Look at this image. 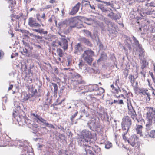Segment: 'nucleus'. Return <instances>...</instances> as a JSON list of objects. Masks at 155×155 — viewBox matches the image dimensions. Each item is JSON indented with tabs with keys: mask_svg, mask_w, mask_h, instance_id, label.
I'll return each instance as SVG.
<instances>
[{
	"mask_svg": "<svg viewBox=\"0 0 155 155\" xmlns=\"http://www.w3.org/2000/svg\"><path fill=\"white\" fill-rule=\"evenodd\" d=\"M83 31L87 36H91V33L88 30H83Z\"/></svg>",
	"mask_w": 155,
	"mask_h": 155,
	"instance_id": "79ce46f5",
	"label": "nucleus"
},
{
	"mask_svg": "<svg viewBox=\"0 0 155 155\" xmlns=\"http://www.w3.org/2000/svg\"><path fill=\"white\" fill-rule=\"evenodd\" d=\"M31 0H24L25 2L26 3H29L31 2Z\"/></svg>",
	"mask_w": 155,
	"mask_h": 155,
	"instance_id": "680f3d73",
	"label": "nucleus"
},
{
	"mask_svg": "<svg viewBox=\"0 0 155 155\" xmlns=\"http://www.w3.org/2000/svg\"><path fill=\"white\" fill-rule=\"evenodd\" d=\"M150 6L151 7H153V8H155V6H154V3L153 2H151L150 3Z\"/></svg>",
	"mask_w": 155,
	"mask_h": 155,
	"instance_id": "603ef678",
	"label": "nucleus"
},
{
	"mask_svg": "<svg viewBox=\"0 0 155 155\" xmlns=\"http://www.w3.org/2000/svg\"><path fill=\"white\" fill-rule=\"evenodd\" d=\"M60 46H61L64 50L67 49L68 45V41L67 39L64 38H60Z\"/></svg>",
	"mask_w": 155,
	"mask_h": 155,
	"instance_id": "9b49d317",
	"label": "nucleus"
},
{
	"mask_svg": "<svg viewBox=\"0 0 155 155\" xmlns=\"http://www.w3.org/2000/svg\"><path fill=\"white\" fill-rule=\"evenodd\" d=\"M60 45V42L58 40H56L53 42L52 46L54 47H58Z\"/></svg>",
	"mask_w": 155,
	"mask_h": 155,
	"instance_id": "cd10ccee",
	"label": "nucleus"
},
{
	"mask_svg": "<svg viewBox=\"0 0 155 155\" xmlns=\"http://www.w3.org/2000/svg\"><path fill=\"white\" fill-rule=\"evenodd\" d=\"M149 0H138V1H139V2H145V1H148Z\"/></svg>",
	"mask_w": 155,
	"mask_h": 155,
	"instance_id": "e2e57ef3",
	"label": "nucleus"
},
{
	"mask_svg": "<svg viewBox=\"0 0 155 155\" xmlns=\"http://www.w3.org/2000/svg\"><path fill=\"white\" fill-rule=\"evenodd\" d=\"M127 141L132 146L136 148H139L140 143L139 138L136 135L134 134L131 136Z\"/></svg>",
	"mask_w": 155,
	"mask_h": 155,
	"instance_id": "39448f33",
	"label": "nucleus"
},
{
	"mask_svg": "<svg viewBox=\"0 0 155 155\" xmlns=\"http://www.w3.org/2000/svg\"><path fill=\"white\" fill-rule=\"evenodd\" d=\"M22 42L23 43V45L25 47H28L30 49V50H32L33 49V47L32 46H31L28 43L24 40H23Z\"/></svg>",
	"mask_w": 155,
	"mask_h": 155,
	"instance_id": "7c9ffc66",
	"label": "nucleus"
},
{
	"mask_svg": "<svg viewBox=\"0 0 155 155\" xmlns=\"http://www.w3.org/2000/svg\"><path fill=\"white\" fill-rule=\"evenodd\" d=\"M69 25L70 27L71 28H74L76 27V19L74 18H71L69 21Z\"/></svg>",
	"mask_w": 155,
	"mask_h": 155,
	"instance_id": "6ab92c4d",
	"label": "nucleus"
},
{
	"mask_svg": "<svg viewBox=\"0 0 155 155\" xmlns=\"http://www.w3.org/2000/svg\"><path fill=\"white\" fill-rule=\"evenodd\" d=\"M36 17L38 20L41 21L40 18H41V15L40 14H37L36 15Z\"/></svg>",
	"mask_w": 155,
	"mask_h": 155,
	"instance_id": "3c124183",
	"label": "nucleus"
},
{
	"mask_svg": "<svg viewBox=\"0 0 155 155\" xmlns=\"http://www.w3.org/2000/svg\"><path fill=\"white\" fill-rule=\"evenodd\" d=\"M114 14L113 12H111L107 15V16L109 17L113 18L114 16Z\"/></svg>",
	"mask_w": 155,
	"mask_h": 155,
	"instance_id": "09e8293b",
	"label": "nucleus"
},
{
	"mask_svg": "<svg viewBox=\"0 0 155 155\" xmlns=\"http://www.w3.org/2000/svg\"><path fill=\"white\" fill-rule=\"evenodd\" d=\"M81 44L80 43H78L75 45L74 47V53L77 54H80L81 51H83V48Z\"/></svg>",
	"mask_w": 155,
	"mask_h": 155,
	"instance_id": "f8f14e48",
	"label": "nucleus"
},
{
	"mask_svg": "<svg viewBox=\"0 0 155 155\" xmlns=\"http://www.w3.org/2000/svg\"><path fill=\"white\" fill-rule=\"evenodd\" d=\"M4 55L3 52L1 51H0V57Z\"/></svg>",
	"mask_w": 155,
	"mask_h": 155,
	"instance_id": "13d9d810",
	"label": "nucleus"
},
{
	"mask_svg": "<svg viewBox=\"0 0 155 155\" xmlns=\"http://www.w3.org/2000/svg\"><path fill=\"white\" fill-rule=\"evenodd\" d=\"M52 86L54 88V92H56L58 90V86L55 83H52Z\"/></svg>",
	"mask_w": 155,
	"mask_h": 155,
	"instance_id": "a19ab883",
	"label": "nucleus"
},
{
	"mask_svg": "<svg viewBox=\"0 0 155 155\" xmlns=\"http://www.w3.org/2000/svg\"><path fill=\"white\" fill-rule=\"evenodd\" d=\"M88 145H83L86 147H89V148L93 149L95 147H97L95 145V140L92 138V139H90L88 140Z\"/></svg>",
	"mask_w": 155,
	"mask_h": 155,
	"instance_id": "ddd939ff",
	"label": "nucleus"
},
{
	"mask_svg": "<svg viewBox=\"0 0 155 155\" xmlns=\"http://www.w3.org/2000/svg\"><path fill=\"white\" fill-rule=\"evenodd\" d=\"M123 74L126 77H127L128 74V70L127 69H124L123 72Z\"/></svg>",
	"mask_w": 155,
	"mask_h": 155,
	"instance_id": "37998d69",
	"label": "nucleus"
},
{
	"mask_svg": "<svg viewBox=\"0 0 155 155\" xmlns=\"http://www.w3.org/2000/svg\"><path fill=\"white\" fill-rule=\"evenodd\" d=\"M72 78V81H76L78 83H80L81 82L82 77L78 73L74 74Z\"/></svg>",
	"mask_w": 155,
	"mask_h": 155,
	"instance_id": "4468645a",
	"label": "nucleus"
},
{
	"mask_svg": "<svg viewBox=\"0 0 155 155\" xmlns=\"http://www.w3.org/2000/svg\"><path fill=\"white\" fill-rule=\"evenodd\" d=\"M142 64L141 68L142 69H143L144 68L146 67L147 65V63H146V61L145 60H143L142 61Z\"/></svg>",
	"mask_w": 155,
	"mask_h": 155,
	"instance_id": "f704fd0d",
	"label": "nucleus"
},
{
	"mask_svg": "<svg viewBox=\"0 0 155 155\" xmlns=\"http://www.w3.org/2000/svg\"><path fill=\"white\" fill-rule=\"evenodd\" d=\"M112 146V144L110 142H107L105 145V147L107 149H109Z\"/></svg>",
	"mask_w": 155,
	"mask_h": 155,
	"instance_id": "ea45409f",
	"label": "nucleus"
},
{
	"mask_svg": "<svg viewBox=\"0 0 155 155\" xmlns=\"http://www.w3.org/2000/svg\"><path fill=\"white\" fill-rule=\"evenodd\" d=\"M38 126L37 124H33L32 127L31 128H32L34 131H35V132H36L38 131Z\"/></svg>",
	"mask_w": 155,
	"mask_h": 155,
	"instance_id": "c9c22d12",
	"label": "nucleus"
},
{
	"mask_svg": "<svg viewBox=\"0 0 155 155\" xmlns=\"http://www.w3.org/2000/svg\"><path fill=\"white\" fill-rule=\"evenodd\" d=\"M120 96L122 97L124 99H126V97H125V95L124 94H121L120 95Z\"/></svg>",
	"mask_w": 155,
	"mask_h": 155,
	"instance_id": "052dcab7",
	"label": "nucleus"
},
{
	"mask_svg": "<svg viewBox=\"0 0 155 155\" xmlns=\"http://www.w3.org/2000/svg\"><path fill=\"white\" fill-rule=\"evenodd\" d=\"M98 90L100 92V93H99L100 94H102L104 92V90L101 87L98 88Z\"/></svg>",
	"mask_w": 155,
	"mask_h": 155,
	"instance_id": "8fccbe9b",
	"label": "nucleus"
},
{
	"mask_svg": "<svg viewBox=\"0 0 155 155\" xmlns=\"http://www.w3.org/2000/svg\"><path fill=\"white\" fill-rule=\"evenodd\" d=\"M99 8L103 12H106L108 10L107 8H105L103 5L100 4L98 5Z\"/></svg>",
	"mask_w": 155,
	"mask_h": 155,
	"instance_id": "473e14b6",
	"label": "nucleus"
},
{
	"mask_svg": "<svg viewBox=\"0 0 155 155\" xmlns=\"http://www.w3.org/2000/svg\"><path fill=\"white\" fill-rule=\"evenodd\" d=\"M119 79H117L115 81V84L116 85H117V83H119Z\"/></svg>",
	"mask_w": 155,
	"mask_h": 155,
	"instance_id": "bf43d9fd",
	"label": "nucleus"
},
{
	"mask_svg": "<svg viewBox=\"0 0 155 155\" xmlns=\"http://www.w3.org/2000/svg\"><path fill=\"white\" fill-rule=\"evenodd\" d=\"M132 124V120L129 116H127L123 117L121 122V126L123 130L128 131Z\"/></svg>",
	"mask_w": 155,
	"mask_h": 155,
	"instance_id": "20e7f679",
	"label": "nucleus"
},
{
	"mask_svg": "<svg viewBox=\"0 0 155 155\" xmlns=\"http://www.w3.org/2000/svg\"><path fill=\"white\" fill-rule=\"evenodd\" d=\"M94 55V52L91 49L88 48L84 51L81 57L90 65H91L93 61V56Z\"/></svg>",
	"mask_w": 155,
	"mask_h": 155,
	"instance_id": "f03ea898",
	"label": "nucleus"
},
{
	"mask_svg": "<svg viewBox=\"0 0 155 155\" xmlns=\"http://www.w3.org/2000/svg\"><path fill=\"white\" fill-rule=\"evenodd\" d=\"M127 101V105L128 108H129V107H133L132 105L131 100L128 97H126Z\"/></svg>",
	"mask_w": 155,
	"mask_h": 155,
	"instance_id": "c85d7f7f",
	"label": "nucleus"
},
{
	"mask_svg": "<svg viewBox=\"0 0 155 155\" xmlns=\"http://www.w3.org/2000/svg\"><path fill=\"white\" fill-rule=\"evenodd\" d=\"M92 149L89 148V147H86L85 148L86 153H84L85 155H94V153L91 150Z\"/></svg>",
	"mask_w": 155,
	"mask_h": 155,
	"instance_id": "412c9836",
	"label": "nucleus"
},
{
	"mask_svg": "<svg viewBox=\"0 0 155 155\" xmlns=\"http://www.w3.org/2000/svg\"><path fill=\"white\" fill-rule=\"evenodd\" d=\"M81 5V3L78 2L75 6L72 8L71 11L70 12L69 14L71 15H75L78 11Z\"/></svg>",
	"mask_w": 155,
	"mask_h": 155,
	"instance_id": "9d476101",
	"label": "nucleus"
},
{
	"mask_svg": "<svg viewBox=\"0 0 155 155\" xmlns=\"http://www.w3.org/2000/svg\"><path fill=\"white\" fill-rule=\"evenodd\" d=\"M124 132L123 133V134H122V137L123 138V139H124L125 142L126 141H127V140L126 136H125L126 134H127V133L128 132V131H127V130H123Z\"/></svg>",
	"mask_w": 155,
	"mask_h": 155,
	"instance_id": "e433bc0d",
	"label": "nucleus"
},
{
	"mask_svg": "<svg viewBox=\"0 0 155 155\" xmlns=\"http://www.w3.org/2000/svg\"><path fill=\"white\" fill-rule=\"evenodd\" d=\"M28 24L31 27H40V25L37 22L35 19L32 17H30L28 19Z\"/></svg>",
	"mask_w": 155,
	"mask_h": 155,
	"instance_id": "0eeeda50",
	"label": "nucleus"
},
{
	"mask_svg": "<svg viewBox=\"0 0 155 155\" xmlns=\"http://www.w3.org/2000/svg\"><path fill=\"white\" fill-rule=\"evenodd\" d=\"M110 86L112 89V91L114 93L118 94L119 93V91H121L120 89L118 86H117V88L115 87L113 84L111 85Z\"/></svg>",
	"mask_w": 155,
	"mask_h": 155,
	"instance_id": "aec40b11",
	"label": "nucleus"
},
{
	"mask_svg": "<svg viewBox=\"0 0 155 155\" xmlns=\"http://www.w3.org/2000/svg\"><path fill=\"white\" fill-rule=\"evenodd\" d=\"M34 36H35L37 39H40L42 38L41 37L38 35H34Z\"/></svg>",
	"mask_w": 155,
	"mask_h": 155,
	"instance_id": "5fc2aeb1",
	"label": "nucleus"
},
{
	"mask_svg": "<svg viewBox=\"0 0 155 155\" xmlns=\"http://www.w3.org/2000/svg\"><path fill=\"white\" fill-rule=\"evenodd\" d=\"M93 136L89 131L84 130L82 131L81 137V143L83 145H88V140L92 139Z\"/></svg>",
	"mask_w": 155,
	"mask_h": 155,
	"instance_id": "7ed1b4c3",
	"label": "nucleus"
},
{
	"mask_svg": "<svg viewBox=\"0 0 155 155\" xmlns=\"http://www.w3.org/2000/svg\"><path fill=\"white\" fill-rule=\"evenodd\" d=\"M90 7L92 9H94V10L95 9V7L93 5H90Z\"/></svg>",
	"mask_w": 155,
	"mask_h": 155,
	"instance_id": "4d7b16f0",
	"label": "nucleus"
},
{
	"mask_svg": "<svg viewBox=\"0 0 155 155\" xmlns=\"http://www.w3.org/2000/svg\"><path fill=\"white\" fill-rule=\"evenodd\" d=\"M31 116L34 121H36L37 122H41L44 123L45 121L38 114L31 113Z\"/></svg>",
	"mask_w": 155,
	"mask_h": 155,
	"instance_id": "1a4fd4ad",
	"label": "nucleus"
},
{
	"mask_svg": "<svg viewBox=\"0 0 155 155\" xmlns=\"http://www.w3.org/2000/svg\"><path fill=\"white\" fill-rule=\"evenodd\" d=\"M150 3H147L145 4V6H147L148 7H149L150 6Z\"/></svg>",
	"mask_w": 155,
	"mask_h": 155,
	"instance_id": "774afa93",
	"label": "nucleus"
},
{
	"mask_svg": "<svg viewBox=\"0 0 155 155\" xmlns=\"http://www.w3.org/2000/svg\"><path fill=\"white\" fill-rule=\"evenodd\" d=\"M65 100V99H64L62 100L61 101L59 102L57 104H53L52 105H51V106L50 107V109L51 111H52L53 110H57L58 109V107H57V106L58 105L60 104L63 101H64Z\"/></svg>",
	"mask_w": 155,
	"mask_h": 155,
	"instance_id": "a211bd4d",
	"label": "nucleus"
},
{
	"mask_svg": "<svg viewBox=\"0 0 155 155\" xmlns=\"http://www.w3.org/2000/svg\"><path fill=\"white\" fill-rule=\"evenodd\" d=\"M57 52L60 57H62L64 55V53L62 49L58 48L57 50Z\"/></svg>",
	"mask_w": 155,
	"mask_h": 155,
	"instance_id": "72a5a7b5",
	"label": "nucleus"
},
{
	"mask_svg": "<svg viewBox=\"0 0 155 155\" xmlns=\"http://www.w3.org/2000/svg\"><path fill=\"white\" fill-rule=\"evenodd\" d=\"M25 122L29 127L30 128L32 127L33 124H34L33 121L30 119L26 118L25 119Z\"/></svg>",
	"mask_w": 155,
	"mask_h": 155,
	"instance_id": "5701e85b",
	"label": "nucleus"
},
{
	"mask_svg": "<svg viewBox=\"0 0 155 155\" xmlns=\"http://www.w3.org/2000/svg\"><path fill=\"white\" fill-rule=\"evenodd\" d=\"M23 16V14L22 13H20L19 15H16L13 14L11 16V20L13 21H15L16 20L19 19Z\"/></svg>",
	"mask_w": 155,
	"mask_h": 155,
	"instance_id": "dca6fc26",
	"label": "nucleus"
},
{
	"mask_svg": "<svg viewBox=\"0 0 155 155\" xmlns=\"http://www.w3.org/2000/svg\"><path fill=\"white\" fill-rule=\"evenodd\" d=\"M122 90L123 94H124L125 95L126 97H128V94L127 93V91L123 89H122Z\"/></svg>",
	"mask_w": 155,
	"mask_h": 155,
	"instance_id": "49530a36",
	"label": "nucleus"
},
{
	"mask_svg": "<svg viewBox=\"0 0 155 155\" xmlns=\"http://www.w3.org/2000/svg\"><path fill=\"white\" fill-rule=\"evenodd\" d=\"M146 108L147 111L146 114V119L149 123L146 125V130L149 131L153 128L152 123L153 120L155 123V108L152 107H147Z\"/></svg>",
	"mask_w": 155,
	"mask_h": 155,
	"instance_id": "f257e3e1",
	"label": "nucleus"
},
{
	"mask_svg": "<svg viewBox=\"0 0 155 155\" xmlns=\"http://www.w3.org/2000/svg\"><path fill=\"white\" fill-rule=\"evenodd\" d=\"M79 41L86 45L87 46L91 47L92 44L89 41V40L86 39L84 37L81 38L79 39Z\"/></svg>",
	"mask_w": 155,
	"mask_h": 155,
	"instance_id": "2eb2a0df",
	"label": "nucleus"
},
{
	"mask_svg": "<svg viewBox=\"0 0 155 155\" xmlns=\"http://www.w3.org/2000/svg\"><path fill=\"white\" fill-rule=\"evenodd\" d=\"M114 103H116L119 105H123L124 103L122 99L121 100H114Z\"/></svg>",
	"mask_w": 155,
	"mask_h": 155,
	"instance_id": "bb28decb",
	"label": "nucleus"
},
{
	"mask_svg": "<svg viewBox=\"0 0 155 155\" xmlns=\"http://www.w3.org/2000/svg\"><path fill=\"white\" fill-rule=\"evenodd\" d=\"M53 71H54V74H58V69L57 68H54L53 69Z\"/></svg>",
	"mask_w": 155,
	"mask_h": 155,
	"instance_id": "a18cd8bd",
	"label": "nucleus"
},
{
	"mask_svg": "<svg viewBox=\"0 0 155 155\" xmlns=\"http://www.w3.org/2000/svg\"><path fill=\"white\" fill-rule=\"evenodd\" d=\"M149 131L146 130L144 132L142 133L140 136L144 138H149Z\"/></svg>",
	"mask_w": 155,
	"mask_h": 155,
	"instance_id": "393cba45",
	"label": "nucleus"
},
{
	"mask_svg": "<svg viewBox=\"0 0 155 155\" xmlns=\"http://www.w3.org/2000/svg\"><path fill=\"white\" fill-rule=\"evenodd\" d=\"M150 75L151 76V77H152L153 81L155 83V78H154V76L153 74L152 73H151V74H150Z\"/></svg>",
	"mask_w": 155,
	"mask_h": 155,
	"instance_id": "864d4df0",
	"label": "nucleus"
},
{
	"mask_svg": "<svg viewBox=\"0 0 155 155\" xmlns=\"http://www.w3.org/2000/svg\"><path fill=\"white\" fill-rule=\"evenodd\" d=\"M42 31H43V29H41V30L39 29L38 32L42 33Z\"/></svg>",
	"mask_w": 155,
	"mask_h": 155,
	"instance_id": "338daca9",
	"label": "nucleus"
},
{
	"mask_svg": "<svg viewBox=\"0 0 155 155\" xmlns=\"http://www.w3.org/2000/svg\"><path fill=\"white\" fill-rule=\"evenodd\" d=\"M10 2V5L12 8L14 7L16 5V1L15 0H11Z\"/></svg>",
	"mask_w": 155,
	"mask_h": 155,
	"instance_id": "58836bf2",
	"label": "nucleus"
},
{
	"mask_svg": "<svg viewBox=\"0 0 155 155\" xmlns=\"http://www.w3.org/2000/svg\"><path fill=\"white\" fill-rule=\"evenodd\" d=\"M89 88L91 89L90 91H96L98 89L97 85L96 84L90 86Z\"/></svg>",
	"mask_w": 155,
	"mask_h": 155,
	"instance_id": "a878e982",
	"label": "nucleus"
},
{
	"mask_svg": "<svg viewBox=\"0 0 155 155\" xmlns=\"http://www.w3.org/2000/svg\"><path fill=\"white\" fill-rule=\"evenodd\" d=\"M128 113L129 116L133 120L135 119L138 120V119L137 118V114L133 107H129V108H128Z\"/></svg>",
	"mask_w": 155,
	"mask_h": 155,
	"instance_id": "6e6552de",
	"label": "nucleus"
},
{
	"mask_svg": "<svg viewBox=\"0 0 155 155\" xmlns=\"http://www.w3.org/2000/svg\"><path fill=\"white\" fill-rule=\"evenodd\" d=\"M103 2L106 4L107 6H110L112 8L115 9L114 7V4L113 3H110V2H106L103 1Z\"/></svg>",
	"mask_w": 155,
	"mask_h": 155,
	"instance_id": "4c0bfd02",
	"label": "nucleus"
},
{
	"mask_svg": "<svg viewBox=\"0 0 155 155\" xmlns=\"http://www.w3.org/2000/svg\"><path fill=\"white\" fill-rule=\"evenodd\" d=\"M138 77V74L137 72H136V74L135 76L134 75H130L129 76V79L130 80L132 86L135 89L138 88V83L137 82H135L136 79Z\"/></svg>",
	"mask_w": 155,
	"mask_h": 155,
	"instance_id": "423d86ee",
	"label": "nucleus"
},
{
	"mask_svg": "<svg viewBox=\"0 0 155 155\" xmlns=\"http://www.w3.org/2000/svg\"><path fill=\"white\" fill-rule=\"evenodd\" d=\"M114 96L115 98H117V99H119V98H120V95H118V96H117V95H114Z\"/></svg>",
	"mask_w": 155,
	"mask_h": 155,
	"instance_id": "0e129e2a",
	"label": "nucleus"
},
{
	"mask_svg": "<svg viewBox=\"0 0 155 155\" xmlns=\"http://www.w3.org/2000/svg\"><path fill=\"white\" fill-rule=\"evenodd\" d=\"M22 54L28 57H30L32 54L31 52H29L28 50L25 48L23 49V51L21 52Z\"/></svg>",
	"mask_w": 155,
	"mask_h": 155,
	"instance_id": "f3484780",
	"label": "nucleus"
},
{
	"mask_svg": "<svg viewBox=\"0 0 155 155\" xmlns=\"http://www.w3.org/2000/svg\"><path fill=\"white\" fill-rule=\"evenodd\" d=\"M143 93L145 96V97L146 98V100H150V94L149 93L146 91L144 92Z\"/></svg>",
	"mask_w": 155,
	"mask_h": 155,
	"instance_id": "2f4dec72",
	"label": "nucleus"
},
{
	"mask_svg": "<svg viewBox=\"0 0 155 155\" xmlns=\"http://www.w3.org/2000/svg\"><path fill=\"white\" fill-rule=\"evenodd\" d=\"M133 39L134 41L135 44L139 48V49H140L141 52L142 53H142H143V49L142 48V47L140 46L138 41L134 37Z\"/></svg>",
	"mask_w": 155,
	"mask_h": 155,
	"instance_id": "b1692460",
	"label": "nucleus"
},
{
	"mask_svg": "<svg viewBox=\"0 0 155 155\" xmlns=\"http://www.w3.org/2000/svg\"><path fill=\"white\" fill-rule=\"evenodd\" d=\"M78 112H76L73 115H72L71 118V120L73 121L74 118L77 115Z\"/></svg>",
	"mask_w": 155,
	"mask_h": 155,
	"instance_id": "de8ad7c7",
	"label": "nucleus"
},
{
	"mask_svg": "<svg viewBox=\"0 0 155 155\" xmlns=\"http://www.w3.org/2000/svg\"><path fill=\"white\" fill-rule=\"evenodd\" d=\"M49 21H50L51 22H54L55 23V25L57 26V21H56V20L55 19V18H54L53 19L52 18H50L49 19Z\"/></svg>",
	"mask_w": 155,
	"mask_h": 155,
	"instance_id": "c03bdc74",
	"label": "nucleus"
},
{
	"mask_svg": "<svg viewBox=\"0 0 155 155\" xmlns=\"http://www.w3.org/2000/svg\"><path fill=\"white\" fill-rule=\"evenodd\" d=\"M149 137L154 138L155 137V130H151L150 132H149Z\"/></svg>",
	"mask_w": 155,
	"mask_h": 155,
	"instance_id": "c756f323",
	"label": "nucleus"
},
{
	"mask_svg": "<svg viewBox=\"0 0 155 155\" xmlns=\"http://www.w3.org/2000/svg\"><path fill=\"white\" fill-rule=\"evenodd\" d=\"M13 87V85L12 84L10 85L9 87H8V90H11Z\"/></svg>",
	"mask_w": 155,
	"mask_h": 155,
	"instance_id": "6e6d98bb",
	"label": "nucleus"
},
{
	"mask_svg": "<svg viewBox=\"0 0 155 155\" xmlns=\"http://www.w3.org/2000/svg\"><path fill=\"white\" fill-rule=\"evenodd\" d=\"M50 3H53L56 2V0H50Z\"/></svg>",
	"mask_w": 155,
	"mask_h": 155,
	"instance_id": "69168bd1",
	"label": "nucleus"
},
{
	"mask_svg": "<svg viewBox=\"0 0 155 155\" xmlns=\"http://www.w3.org/2000/svg\"><path fill=\"white\" fill-rule=\"evenodd\" d=\"M143 128V127L142 125H138L137 126V127L136 128L137 133V134H139L140 136L142 133V129Z\"/></svg>",
	"mask_w": 155,
	"mask_h": 155,
	"instance_id": "4be33fe9",
	"label": "nucleus"
}]
</instances>
